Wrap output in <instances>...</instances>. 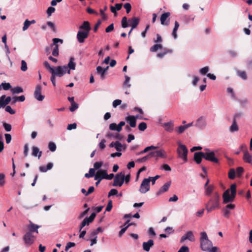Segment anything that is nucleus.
Instances as JSON below:
<instances>
[{
  "instance_id": "nucleus-1",
  "label": "nucleus",
  "mask_w": 252,
  "mask_h": 252,
  "mask_svg": "<svg viewBox=\"0 0 252 252\" xmlns=\"http://www.w3.org/2000/svg\"><path fill=\"white\" fill-rule=\"evenodd\" d=\"M220 195L218 192L213 193L212 196L205 204V208L208 213L220 208Z\"/></svg>"
},
{
  "instance_id": "nucleus-2",
  "label": "nucleus",
  "mask_w": 252,
  "mask_h": 252,
  "mask_svg": "<svg viewBox=\"0 0 252 252\" xmlns=\"http://www.w3.org/2000/svg\"><path fill=\"white\" fill-rule=\"evenodd\" d=\"M236 194V185L232 184L230 189H227L223 193V201L224 203L233 201Z\"/></svg>"
},
{
  "instance_id": "nucleus-3",
  "label": "nucleus",
  "mask_w": 252,
  "mask_h": 252,
  "mask_svg": "<svg viewBox=\"0 0 252 252\" xmlns=\"http://www.w3.org/2000/svg\"><path fill=\"white\" fill-rule=\"evenodd\" d=\"M200 242L201 249L203 251H210L213 247L212 242L209 240L205 232H202L200 233Z\"/></svg>"
},
{
  "instance_id": "nucleus-4",
  "label": "nucleus",
  "mask_w": 252,
  "mask_h": 252,
  "mask_svg": "<svg viewBox=\"0 0 252 252\" xmlns=\"http://www.w3.org/2000/svg\"><path fill=\"white\" fill-rule=\"evenodd\" d=\"M140 19L138 17H133L128 20L126 17H123L121 21V26L123 28H126L131 26V29L133 30L137 27L139 24Z\"/></svg>"
},
{
  "instance_id": "nucleus-5",
  "label": "nucleus",
  "mask_w": 252,
  "mask_h": 252,
  "mask_svg": "<svg viewBox=\"0 0 252 252\" xmlns=\"http://www.w3.org/2000/svg\"><path fill=\"white\" fill-rule=\"evenodd\" d=\"M177 153L179 158H182L184 160V162H187V154L188 150L185 145L181 144V143H179Z\"/></svg>"
},
{
  "instance_id": "nucleus-6",
  "label": "nucleus",
  "mask_w": 252,
  "mask_h": 252,
  "mask_svg": "<svg viewBox=\"0 0 252 252\" xmlns=\"http://www.w3.org/2000/svg\"><path fill=\"white\" fill-rule=\"evenodd\" d=\"M58 43L62 44L63 43V40L58 38H54L53 39V43L51 44V47H53L52 54L54 57H57L59 55Z\"/></svg>"
},
{
  "instance_id": "nucleus-7",
  "label": "nucleus",
  "mask_w": 252,
  "mask_h": 252,
  "mask_svg": "<svg viewBox=\"0 0 252 252\" xmlns=\"http://www.w3.org/2000/svg\"><path fill=\"white\" fill-rule=\"evenodd\" d=\"M205 150L206 152L204 153V159L215 163H218L219 162L218 158L215 157V154L214 151H212L208 149H206Z\"/></svg>"
},
{
  "instance_id": "nucleus-8",
  "label": "nucleus",
  "mask_w": 252,
  "mask_h": 252,
  "mask_svg": "<svg viewBox=\"0 0 252 252\" xmlns=\"http://www.w3.org/2000/svg\"><path fill=\"white\" fill-rule=\"evenodd\" d=\"M95 216L96 214L94 212L91 214L89 217L85 218L79 226V231H81L83 227H84L85 226H88L91 222H92L94 220Z\"/></svg>"
},
{
  "instance_id": "nucleus-9",
  "label": "nucleus",
  "mask_w": 252,
  "mask_h": 252,
  "mask_svg": "<svg viewBox=\"0 0 252 252\" xmlns=\"http://www.w3.org/2000/svg\"><path fill=\"white\" fill-rule=\"evenodd\" d=\"M23 241L27 247L31 246L35 241V237L31 232H27L23 237Z\"/></svg>"
},
{
  "instance_id": "nucleus-10",
  "label": "nucleus",
  "mask_w": 252,
  "mask_h": 252,
  "mask_svg": "<svg viewBox=\"0 0 252 252\" xmlns=\"http://www.w3.org/2000/svg\"><path fill=\"white\" fill-rule=\"evenodd\" d=\"M207 126L206 118L204 116H201L195 121L194 126L199 129H204Z\"/></svg>"
},
{
  "instance_id": "nucleus-11",
  "label": "nucleus",
  "mask_w": 252,
  "mask_h": 252,
  "mask_svg": "<svg viewBox=\"0 0 252 252\" xmlns=\"http://www.w3.org/2000/svg\"><path fill=\"white\" fill-rule=\"evenodd\" d=\"M150 188L149 180L145 178L141 184L139 191L141 193H145L150 190Z\"/></svg>"
},
{
  "instance_id": "nucleus-12",
  "label": "nucleus",
  "mask_w": 252,
  "mask_h": 252,
  "mask_svg": "<svg viewBox=\"0 0 252 252\" xmlns=\"http://www.w3.org/2000/svg\"><path fill=\"white\" fill-rule=\"evenodd\" d=\"M44 67L49 70V71L51 73V74H53L54 73L57 72V70L58 68H59V70L61 71L65 70L66 67L65 66H56V67H52L51 66L49 63L47 61H45L43 63Z\"/></svg>"
},
{
  "instance_id": "nucleus-13",
  "label": "nucleus",
  "mask_w": 252,
  "mask_h": 252,
  "mask_svg": "<svg viewBox=\"0 0 252 252\" xmlns=\"http://www.w3.org/2000/svg\"><path fill=\"white\" fill-rule=\"evenodd\" d=\"M149 154L151 158L154 157L155 158H166L167 157L166 152L163 149H160L159 150L156 151H153L149 153Z\"/></svg>"
},
{
  "instance_id": "nucleus-14",
  "label": "nucleus",
  "mask_w": 252,
  "mask_h": 252,
  "mask_svg": "<svg viewBox=\"0 0 252 252\" xmlns=\"http://www.w3.org/2000/svg\"><path fill=\"white\" fill-rule=\"evenodd\" d=\"M57 72L54 73L53 74H51V81L52 82V83L54 86H56V77H61L63 76L65 74V69L61 71L59 70V68H57Z\"/></svg>"
},
{
  "instance_id": "nucleus-15",
  "label": "nucleus",
  "mask_w": 252,
  "mask_h": 252,
  "mask_svg": "<svg viewBox=\"0 0 252 252\" xmlns=\"http://www.w3.org/2000/svg\"><path fill=\"white\" fill-rule=\"evenodd\" d=\"M89 32H86L83 30H79L77 34V39L80 43L84 42L85 39L89 36Z\"/></svg>"
},
{
  "instance_id": "nucleus-16",
  "label": "nucleus",
  "mask_w": 252,
  "mask_h": 252,
  "mask_svg": "<svg viewBox=\"0 0 252 252\" xmlns=\"http://www.w3.org/2000/svg\"><path fill=\"white\" fill-rule=\"evenodd\" d=\"M123 184L124 180H122V172H121L115 176L113 186L121 187Z\"/></svg>"
},
{
  "instance_id": "nucleus-17",
  "label": "nucleus",
  "mask_w": 252,
  "mask_h": 252,
  "mask_svg": "<svg viewBox=\"0 0 252 252\" xmlns=\"http://www.w3.org/2000/svg\"><path fill=\"white\" fill-rule=\"evenodd\" d=\"M41 86L40 85H38L36 86L34 92V96L35 98L38 101H42L45 97L44 95L41 94Z\"/></svg>"
},
{
  "instance_id": "nucleus-18",
  "label": "nucleus",
  "mask_w": 252,
  "mask_h": 252,
  "mask_svg": "<svg viewBox=\"0 0 252 252\" xmlns=\"http://www.w3.org/2000/svg\"><path fill=\"white\" fill-rule=\"evenodd\" d=\"M74 57H71L69 62L67 65H63L66 67L65 69V74L67 72L68 74L70 73V70H75L76 67V63L74 62Z\"/></svg>"
},
{
  "instance_id": "nucleus-19",
  "label": "nucleus",
  "mask_w": 252,
  "mask_h": 252,
  "mask_svg": "<svg viewBox=\"0 0 252 252\" xmlns=\"http://www.w3.org/2000/svg\"><path fill=\"white\" fill-rule=\"evenodd\" d=\"M235 205L233 204H227L222 210L223 216L225 218H228L230 215V210L234 209Z\"/></svg>"
},
{
  "instance_id": "nucleus-20",
  "label": "nucleus",
  "mask_w": 252,
  "mask_h": 252,
  "mask_svg": "<svg viewBox=\"0 0 252 252\" xmlns=\"http://www.w3.org/2000/svg\"><path fill=\"white\" fill-rule=\"evenodd\" d=\"M187 240H188L191 242H193L195 241V237L192 231H189L187 232L184 235L182 236L180 239V242L183 243Z\"/></svg>"
},
{
  "instance_id": "nucleus-21",
  "label": "nucleus",
  "mask_w": 252,
  "mask_h": 252,
  "mask_svg": "<svg viewBox=\"0 0 252 252\" xmlns=\"http://www.w3.org/2000/svg\"><path fill=\"white\" fill-rule=\"evenodd\" d=\"M103 170H98L96 171V173L94 176V180L97 181L95 183L96 186L98 185L102 179H105V176L104 175V174L103 173Z\"/></svg>"
},
{
  "instance_id": "nucleus-22",
  "label": "nucleus",
  "mask_w": 252,
  "mask_h": 252,
  "mask_svg": "<svg viewBox=\"0 0 252 252\" xmlns=\"http://www.w3.org/2000/svg\"><path fill=\"white\" fill-rule=\"evenodd\" d=\"M11 100L10 96L6 97L5 95H2L0 97V108H4L9 103Z\"/></svg>"
},
{
  "instance_id": "nucleus-23",
  "label": "nucleus",
  "mask_w": 252,
  "mask_h": 252,
  "mask_svg": "<svg viewBox=\"0 0 252 252\" xmlns=\"http://www.w3.org/2000/svg\"><path fill=\"white\" fill-rule=\"evenodd\" d=\"M109 66H107L105 68H103L100 66H98L96 67V72L100 75V79L104 80L106 77V71L108 70Z\"/></svg>"
},
{
  "instance_id": "nucleus-24",
  "label": "nucleus",
  "mask_w": 252,
  "mask_h": 252,
  "mask_svg": "<svg viewBox=\"0 0 252 252\" xmlns=\"http://www.w3.org/2000/svg\"><path fill=\"white\" fill-rule=\"evenodd\" d=\"M154 245V241L152 239L149 240L147 242H144L143 243L142 247L144 251L148 252H149L150 248L153 247Z\"/></svg>"
},
{
  "instance_id": "nucleus-25",
  "label": "nucleus",
  "mask_w": 252,
  "mask_h": 252,
  "mask_svg": "<svg viewBox=\"0 0 252 252\" xmlns=\"http://www.w3.org/2000/svg\"><path fill=\"white\" fill-rule=\"evenodd\" d=\"M204 153L202 152H196L194 154V160L197 164H200L202 161V158H204Z\"/></svg>"
},
{
  "instance_id": "nucleus-26",
  "label": "nucleus",
  "mask_w": 252,
  "mask_h": 252,
  "mask_svg": "<svg viewBox=\"0 0 252 252\" xmlns=\"http://www.w3.org/2000/svg\"><path fill=\"white\" fill-rule=\"evenodd\" d=\"M79 30H83L87 32H90L91 27L88 21H84L82 24L79 27Z\"/></svg>"
},
{
  "instance_id": "nucleus-27",
  "label": "nucleus",
  "mask_w": 252,
  "mask_h": 252,
  "mask_svg": "<svg viewBox=\"0 0 252 252\" xmlns=\"http://www.w3.org/2000/svg\"><path fill=\"white\" fill-rule=\"evenodd\" d=\"M170 13L168 12L163 13L160 16L161 24L162 25L168 26L169 25V20L165 22L167 18L170 16Z\"/></svg>"
},
{
  "instance_id": "nucleus-28",
  "label": "nucleus",
  "mask_w": 252,
  "mask_h": 252,
  "mask_svg": "<svg viewBox=\"0 0 252 252\" xmlns=\"http://www.w3.org/2000/svg\"><path fill=\"white\" fill-rule=\"evenodd\" d=\"M163 126L167 132H172L174 130V124L171 121L164 123Z\"/></svg>"
},
{
  "instance_id": "nucleus-29",
  "label": "nucleus",
  "mask_w": 252,
  "mask_h": 252,
  "mask_svg": "<svg viewBox=\"0 0 252 252\" xmlns=\"http://www.w3.org/2000/svg\"><path fill=\"white\" fill-rule=\"evenodd\" d=\"M170 184L171 183L170 182H167L165 184H164L159 189V190L157 192V195H159L161 193L167 191L170 186Z\"/></svg>"
},
{
  "instance_id": "nucleus-30",
  "label": "nucleus",
  "mask_w": 252,
  "mask_h": 252,
  "mask_svg": "<svg viewBox=\"0 0 252 252\" xmlns=\"http://www.w3.org/2000/svg\"><path fill=\"white\" fill-rule=\"evenodd\" d=\"M126 121L130 126L132 127H135L136 125V122L135 117L133 116H128L126 118Z\"/></svg>"
},
{
  "instance_id": "nucleus-31",
  "label": "nucleus",
  "mask_w": 252,
  "mask_h": 252,
  "mask_svg": "<svg viewBox=\"0 0 252 252\" xmlns=\"http://www.w3.org/2000/svg\"><path fill=\"white\" fill-rule=\"evenodd\" d=\"M32 155L33 157H38V158H40L42 155V152L40 151L39 148L37 147L32 146Z\"/></svg>"
},
{
  "instance_id": "nucleus-32",
  "label": "nucleus",
  "mask_w": 252,
  "mask_h": 252,
  "mask_svg": "<svg viewBox=\"0 0 252 252\" xmlns=\"http://www.w3.org/2000/svg\"><path fill=\"white\" fill-rule=\"evenodd\" d=\"M243 160L247 163H251L252 161V156L249 154L248 151L244 153Z\"/></svg>"
},
{
  "instance_id": "nucleus-33",
  "label": "nucleus",
  "mask_w": 252,
  "mask_h": 252,
  "mask_svg": "<svg viewBox=\"0 0 252 252\" xmlns=\"http://www.w3.org/2000/svg\"><path fill=\"white\" fill-rule=\"evenodd\" d=\"M53 164L52 162H49L47 164V166H41L39 167V171L41 172H46L48 170L52 168Z\"/></svg>"
},
{
  "instance_id": "nucleus-34",
  "label": "nucleus",
  "mask_w": 252,
  "mask_h": 252,
  "mask_svg": "<svg viewBox=\"0 0 252 252\" xmlns=\"http://www.w3.org/2000/svg\"><path fill=\"white\" fill-rule=\"evenodd\" d=\"M39 226L37 225V224H35L33 223H31L28 226V228L29 229V232H35L37 233H38V228H39Z\"/></svg>"
},
{
  "instance_id": "nucleus-35",
  "label": "nucleus",
  "mask_w": 252,
  "mask_h": 252,
  "mask_svg": "<svg viewBox=\"0 0 252 252\" xmlns=\"http://www.w3.org/2000/svg\"><path fill=\"white\" fill-rule=\"evenodd\" d=\"M205 191L204 194L205 195L209 196L211 195V193L213 192L214 189V186L213 185H210L207 188H204Z\"/></svg>"
},
{
  "instance_id": "nucleus-36",
  "label": "nucleus",
  "mask_w": 252,
  "mask_h": 252,
  "mask_svg": "<svg viewBox=\"0 0 252 252\" xmlns=\"http://www.w3.org/2000/svg\"><path fill=\"white\" fill-rule=\"evenodd\" d=\"M239 130V127L237 125V122L232 121V124L229 127V131L231 132H234L237 131Z\"/></svg>"
},
{
  "instance_id": "nucleus-37",
  "label": "nucleus",
  "mask_w": 252,
  "mask_h": 252,
  "mask_svg": "<svg viewBox=\"0 0 252 252\" xmlns=\"http://www.w3.org/2000/svg\"><path fill=\"white\" fill-rule=\"evenodd\" d=\"M179 27V24L177 21L175 22V26L172 32V36H173L174 39H176L177 38V32Z\"/></svg>"
},
{
  "instance_id": "nucleus-38",
  "label": "nucleus",
  "mask_w": 252,
  "mask_h": 252,
  "mask_svg": "<svg viewBox=\"0 0 252 252\" xmlns=\"http://www.w3.org/2000/svg\"><path fill=\"white\" fill-rule=\"evenodd\" d=\"M157 148V147H155V146H153V145L147 147L143 150L140 151L138 154H137V155H142V154H143L148 152L150 150H155V149H156Z\"/></svg>"
},
{
  "instance_id": "nucleus-39",
  "label": "nucleus",
  "mask_w": 252,
  "mask_h": 252,
  "mask_svg": "<svg viewBox=\"0 0 252 252\" xmlns=\"http://www.w3.org/2000/svg\"><path fill=\"white\" fill-rule=\"evenodd\" d=\"M95 171L94 168H91L89 169V173H86L85 174V177L87 178H90L93 177L95 176Z\"/></svg>"
},
{
  "instance_id": "nucleus-40",
  "label": "nucleus",
  "mask_w": 252,
  "mask_h": 252,
  "mask_svg": "<svg viewBox=\"0 0 252 252\" xmlns=\"http://www.w3.org/2000/svg\"><path fill=\"white\" fill-rule=\"evenodd\" d=\"M237 74L239 77L244 80L247 79V75L246 72L245 71L238 70L237 71Z\"/></svg>"
},
{
  "instance_id": "nucleus-41",
  "label": "nucleus",
  "mask_w": 252,
  "mask_h": 252,
  "mask_svg": "<svg viewBox=\"0 0 252 252\" xmlns=\"http://www.w3.org/2000/svg\"><path fill=\"white\" fill-rule=\"evenodd\" d=\"M11 92L13 94H19L23 92V89L21 87H16L12 88L11 90Z\"/></svg>"
},
{
  "instance_id": "nucleus-42",
  "label": "nucleus",
  "mask_w": 252,
  "mask_h": 252,
  "mask_svg": "<svg viewBox=\"0 0 252 252\" xmlns=\"http://www.w3.org/2000/svg\"><path fill=\"white\" fill-rule=\"evenodd\" d=\"M186 129L187 128L185 125L180 126L175 128L176 131L179 134L183 133Z\"/></svg>"
},
{
  "instance_id": "nucleus-43",
  "label": "nucleus",
  "mask_w": 252,
  "mask_h": 252,
  "mask_svg": "<svg viewBox=\"0 0 252 252\" xmlns=\"http://www.w3.org/2000/svg\"><path fill=\"white\" fill-rule=\"evenodd\" d=\"M162 48V46L160 44H155L150 48V51L155 52H156L158 49H161Z\"/></svg>"
},
{
  "instance_id": "nucleus-44",
  "label": "nucleus",
  "mask_w": 252,
  "mask_h": 252,
  "mask_svg": "<svg viewBox=\"0 0 252 252\" xmlns=\"http://www.w3.org/2000/svg\"><path fill=\"white\" fill-rule=\"evenodd\" d=\"M111 136H112L115 139H118L119 140H122L123 138V136L120 135V134L119 133H116L115 134H113L111 133H107V137H111Z\"/></svg>"
},
{
  "instance_id": "nucleus-45",
  "label": "nucleus",
  "mask_w": 252,
  "mask_h": 252,
  "mask_svg": "<svg viewBox=\"0 0 252 252\" xmlns=\"http://www.w3.org/2000/svg\"><path fill=\"white\" fill-rule=\"evenodd\" d=\"M228 178L230 179H234L236 176V171L234 168H231L228 172Z\"/></svg>"
},
{
  "instance_id": "nucleus-46",
  "label": "nucleus",
  "mask_w": 252,
  "mask_h": 252,
  "mask_svg": "<svg viewBox=\"0 0 252 252\" xmlns=\"http://www.w3.org/2000/svg\"><path fill=\"white\" fill-rule=\"evenodd\" d=\"M13 103H15L17 101L23 102L25 100V97L24 95H22L19 96H15L13 97Z\"/></svg>"
},
{
  "instance_id": "nucleus-47",
  "label": "nucleus",
  "mask_w": 252,
  "mask_h": 252,
  "mask_svg": "<svg viewBox=\"0 0 252 252\" xmlns=\"http://www.w3.org/2000/svg\"><path fill=\"white\" fill-rule=\"evenodd\" d=\"M130 174H128L126 176L125 173L122 172V180H124V182H125V183L127 184L130 181Z\"/></svg>"
},
{
  "instance_id": "nucleus-48",
  "label": "nucleus",
  "mask_w": 252,
  "mask_h": 252,
  "mask_svg": "<svg viewBox=\"0 0 252 252\" xmlns=\"http://www.w3.org/2000/svg\"><path fill=\"white\" fill-rule=\"evenodd\" d=\"M115 148L118 152H121L122 151V148L123 147V145L118 141H116L114 144Z\"/></svg>"
},
{
  "instance_id": "nucleus-49",
  "label": "nucleus",
  "mask_w": 252,
  "mask_h": 252,
  "mask_svg": "<svg viewBox=\"0 0 252 252\" xmlns=\"http://www.w3.org/2000/svg\"><path fill=\"white\" fill-rule=\"evenodd\" d=\"M243 116V114L242 112L236 113L233 116V120L237 122V120L240 119Z\"/></svg>"
},
{
  "instance_id": "nucleus-50",
  "label": "nucleus",
  "mask_w": 252,
  "mask_h": 252,
  "mask_svg": "<svg viewBox=\"0 0 252 252\" xmlns=\"http://www.w3.org/2000/svg\"><path fill=\"white\" fill-rule=\"evenodd\" d=\"M103 164V161H97L95 162L94 164V170H100L99 169L102 166Z\"/></svg>"
},
{
  "instance_id": "nucleus-51",
  "label": "nucleus",
  "mask_w": 252,
  "mask_h": 252,
  "mask_svg": "<svg viewBox=\"0 0 252 252\" xmlns=\"http://www.w3.org/2000/svg\"><path fill=\"white\" fill-rule=\"evenodd\" d=\"M150 158H151V157L150 156V154H149L147 155H146L141 158H138L136 160V161H137L138 162H145L146 161L148 160Z\"/></svg>"
},
{
  "instance_id": "nucleus-52",
  "label": "nucleus",
  "mask_w": 252,
  "mask_h": 252,
  "mask_svg": "<svg viewBox=\"0 0 252 252\" xmlns=\"http://www.w3.org/2000/svg\"><path fill=\"white\" fill-rule=\"evenodd\" d=\"M125 80L124 82V86L126 88H129L131 86V85L129 83V82L130 81V77L127 75H125Z\"/></svg>"
},
{
  "instance_id": "nucleus-53",
  "label": "nucleus",
  "mask_w": 252,
  "mask_h": 252,
  "mask_svg": "<svg viewBox=\"0 0 252 252\" xmlns=\"http://www.w3.org/2000/svg\"><path fill=\"white\" fill-rule=\"evenodd\" d=\"M104 175L105 176V179L111 180L114 177V175L113 173L108 174L106 170H103Z\"/></svg>"
},
{
  "instance_id": "nucleus-54",
  "label": "nucleus",
  "mask_w": 252,
  "mask_h": 252,
  "mask_svg": "<svg viewBox=\"0 0 252 252\" xmlns=\"http://www.w3.org/2000/svg\"><path fill=\"white\" fill-rule=\"evenodd\" d=\"M1 86H2V89L5 91L8 90L11 88V86L9 83L2 82L1 84Z\"/></svg>"
},
{
  "instance_id": "nucleus-55",
  "label": "nucleus",
  "mask_w": 252,
  "mask_h": 252,
  "mask_svg": "<svg viewBox=\"0 0 252 252\" xmlns=\"http://www.w3.org/2000/svg\"><path fill=\"white\" fill-rule=\"evenodd\" d=\"M48 148L51 152H54L56 150V145L54 142H50L48 144Z\"/></svg>"
},
{
  "instance_id": "nucleus-56",
  "label": "nucleus",
  "mask_w": 252,
  "mask_h": 252,
  "mask_svg": "<svg viewBox=\"0 0 252 252\" xmlns=\"http://www.w3.org/2000/svg\"><path fill=\"white\" fill-rule=\"evenodd\" d=\"M147 128V124L145 122H141L138 125V129L140 131H144Z\"/></svg>"
},
{
  "instance_id": "nucleus-57",
  "label": "nucleus",
  "mask_w": 252,
  "mask_h": 252,
  "mask_svg": "<svg viewBox=\"0 0 252 252\" xmlns=\"http://www.w3.org/2000/svg\"><path fill=\"white\" fill-rule=\"evenodd\" d=\"M47 25L51 28V29L53 32H56V26L54 23H53L52 22H51V21H48L47 22Z\"/></svg>"
},
{
  "instance_id": "nucleus-58",
  "label": "nucleus",
  "mask_w": 252,
  "mask_h": 252,
  "mask_svg": "<svg viewBox=\"0 0 252 252\" xmlns=\"http://www.w3.org/2000/svg\"><path fill=\"white\" fill-rule=\"evenodd\" d=\"M78 108V105L76 102L71 103V106L69 107V110L71 112H73Z\"/></svg>"
},
{
  "instance_id": "nucleus-59",
  "label": "nucleus",
  "mask_w": 252,
  "mask_h": 252,
  "mask_svg": "<svg viewBox=\"0 0 252 252\" xmlns=\"http://www.w3.org/2000/svg\"><path fill=\"white\" fill-rule=\"evenodd\" d=\"M160 169L165 170L166 171H170L171 168L169 165L167 164H163L160 166Z\"/></svg>"
},
{
  "instance_id": "nucleus-60",
  "label": "nucleus",
  "mask_w": 252,
  "mask_h": 252,
  "mask_svg": "<svg viewBox=\"0 0 252 252\" xmlns=\"http://www.w3.org/2000/svg\"><path fill=\"white\" fill-rule=\"evenodd\" d=\"M30 21L28 20V19H26L24 23V26L23 27V31H25L26 30H27L29 27H30Z\"/></svg>"
},
{
  "instance_id": "nucleus-61",
  "label": "nucleus",
  "mask_w": 252,
  "mask_h": 252,
  "mask_svg": "<svg viewBox=\"0 0 252 252\" xmlns=\"http://www.w3.org/2000/svg\"><path fill=\"white\" fill-rule=\"evenodd\" d=\"M27 64L24 60L21 61V69L23 71H26L27 70Z\"/></svg>"
},
{
  "instance_id": "nucleus-62",
  "label": "nucleus",
  "mask_w": 252,
  "mask_h": 252,
  "mask_svg": "<svg viewBox=\"0 0 252 252\" xmlns=\"http://www.w3.org/2000/svg\"><path fill=\"white\" fill-rule=\"evenodd\" d=\"M244 168L242 167H238L236 169V174L238 177L241 176L242 174L244 172Z\"/></svg>"
},
{
  "instance_id": "nucleus-63",
  "label": "nucleus",
  "mask_w": 252,
  "mask_h": 252,
  "mask_svg": "<svg viewBox=\"0 0 252 252\" xmlns=\"http://www.w3.org/2000/svg\"><path fill=\"white\" fill-rule=\"evenodd\" d=\"M209 71V67L205 66L199 70V73L202 75L206 74Z\"/></svg>"
},
{
  "instance_id": "nucleus-64",
  "label": "nucleus",
  "mask_w": 252,
  "mask_h": 252,
  "mask_svg": "<svg viewBox=\"0 0 252 252\" xmlns=\"http://www.w3.org/2000/svg\"><path fill=\"white\" fill-rule=\"evenodd\" d=\"M178 252H189V248L187 246H182L180 248Z\"/></svg>"
}]
</instances>
